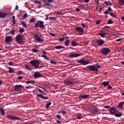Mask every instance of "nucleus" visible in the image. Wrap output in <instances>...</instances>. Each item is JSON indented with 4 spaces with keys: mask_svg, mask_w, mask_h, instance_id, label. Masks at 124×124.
<instances>
[{
    "mask_svg": "<svg viewBox=\"0 0 124 124\" xmlns=\"http://www.w3.org/2000/svg\"><path fill=\"white\" fill-rule=\"evenodd\" d=\"M43 2H45L46 6H50V5H51L50 3L54 2V1L53 0H43Z\"/></svg>",
    "mask_w": 124,
    "mask_h": 124,
    "instance_id": "ddd939ff",
    "label": "nucleus"
},
{
    "mask_svg": "<svg viewBox=\"0 0 124 124\" xmlns=\"http://www.w3.org/2000/svg\"><path fill=\"white\" fill-rule=\"evenodd\" d=\"M15 9H16V10H17V11H18V10H19V7L18 6V5H16Z\"/></svg>",
    "mask_w": 124,
    "mask_h": 124,
    "instance_id": "864d4df0",
    "label": "nucleus"
},
{
    "mask_svg": "<svg viewBox=\"0 0 124 124\" xmlns=\"http://www.w3.org/2000/svg\"><path fill=\"white\" fill-rule=\"evenodd\" d=\"M118 2L120 5H124V0H119Z\"/></svg>",
    "mask_w": 124,
    "mask_h": 124,
    "instance_id": "2f4dec72",
    "label": "nucleus"
},
{
    "mask_svg": "<svg viewBox=\"0 0 124 124\" xmlns=\"http://www.w3.org/2000/svg\"><path fill=\"white\" fill-rule=\"evenodd\" d=\"M32 51L33 53H37V52H38V49L32 48Z\"/></svg>",
    "mask_w": 124,
    "mask_h": 124,
    "instance_id": "79ce46f5",
    "label": "nucleus"
},
{
    "mask_svg": "<svg viewBox=\"0 0 124 124\" xmlns=\"http://www.w3.org/2000/svg\"><path fill=\"white\" fill-rule=\"evenodd\" d=\"M86 67L89 71H97L98 70L97 68H96V66L94 65L87 66Z\"/></svg>",
    "mask_w": 124,
    "mask_h": 124,
    "instance_id": "39448f33",
    "label": "nucleus"
},
{
    "mask_svg": "<svg viewBox=\"0 0 124 124\" xmlns=\"http://www.w3.org/2000/svg\"><path fill=\"white\" fill-rule=\"evenodd\" d=\"M7 15H8V14L7 13H4L2 12H0V18H1L2 19L5 18V17H6V16H7Z\"/></svg>",
    "mask_w": 124,
    "mask_h": 124,
    "instance_id": "f3484780",
    "label": "nucleus"
},
{
    "mask_svg": "<svg viewBox=\"0 0 124 124\" xmlns=\"http://www.w3.org/2000/svg\"><path fill=\"white\" fill-rule=\"evenodd\" d=\"M121 19L122 20V21H124V16L121 17Z\"/></svg>",
    "mask_w": 124,
    "mask_h": 124,
    "instance_id": "774afa93",
    "label": "nucleus"
},
{
    "mask_svg": "<svg viewBox=\"0 0 124 124\" xmlns=\"http://www.w3.org/2000/svg\"><path fill=\"white\" fill-rule=\"evenodd\" d=\"M90 97V95L89 94H84V95H79V97L78 98H83V99H87Z\"/></svg>",
    "mask_w": 124,
    "mask_h": 124,
    "instance_id": "dca6fc26",
    "label": "nucleus"
},
{
    "mask_svg": "<svg viewBox=\"0 0 124 124\" xmlns=\"http://www.w3.org/2000/svg\"><path fill=\"white\" fill-rule=\"evenodd\" d=\"M26 84H35V81L34 80H28L26 82Z\"/></svg>",
    "mask_w": 124,
    "mask_h": 124,
    "instance_id": "bb28decb",
    "label": "nucleus"
},
{
    "mask_svg": "<svg viewBox=\"0 0 124 124\" xmlns=\"http://www.w3.org/2000/svg\"><path fill=\"white\" fill-rule=\"evenodd\" d=\"M16 74L18 75H22L23 74V72L22 71H18L16 72Z\"/></svg>",
    "mask_w": 124,
    "mask_h": 124,
    "instance_id": "ea45409f",
    "label": "nucleus"
},
{
    "mask_svg": "<svg viewBox=\"0 0 124 124\" xmlns=\"http://www.w3.org/2000/svg\"><path fill=\"white\" fill-rule=\"evenodd\" d=\"M13 72H14V70L13 69V68L9 67V73H13Z\"/></svg>",
    "mask_w": 124,
    "mask_h": 124,
    "instance_id": "7c9ffc66",
    "label": "nucleus"
},
{
    "mask_svg": "<svg viewBox=\"0 0 124 124\" xmlns=\"http://www.w3.org/2000/svg\"><path fill=\"white\" fill-rule=\"evenodd\" d=\"M109 113L111 115H114L118 113V110L116 108H111L109 109Z\"/></svg>",
    "mask_w": 124,
    "mask_h": 124,
    "instance_id": "6e6552de",
    "label": "nucleus"
},
{
    "mask_svg": "<svg viewBox=\"0 0 124 124\" xmlns=\"http://www.w3.org/2000/svg\"><path fill=\"white\" fill-rule=\"evenodd\" d=\"M49 19H50V20H56V17H49Z\"/></svg>",
    "mask_w": 124,
    "mask_h": 124,
    "instance_id": "3c124183",
    "label": "nucleus"
},
{
    "mask_svg": "<svg viewBox=\"0 0 124 124\" xmlns=\"http://www.w3.org/2000/svg\"><path fill=\"white\" fill-rule=\"evenodd\" d=\"M96 43L98 44L99 46H101L103 44H104V41L102 39L96 40Z\"/></svg>",
    "mask_w": 124,
    "mask_h": 124,
    "instance_id": "a211bd4d",
    "label": "nucleus"
},
{
    "mask_svg": "<svg viewBox=\"0 0 124 124\" xmlns=\"http://www.w3.org/2000/svg\"><path fill=\"white\" fill-rule=\"evenodd\" d=\"M98 34H99V35H100V36H101V37H103V38H104V37H106V35H107V33H106V32H105V33L99 32Z\"/></svg>",
    "mask_w": 124,
    "mask_h": 124,
    "instance_id": "412c9836",
    "label": "nucleus"
},
{
    "mask_svg": "<svg viewBox=\"0 0 124 124\" xmlns=\"http://www.w3.org/2000/svg\"><path fill=\"white\" fill-rule=\"evenodd\" d=\"M64 84L66 85V86H69V85H73L74 82L73 81H71L70 80L65 79L64 80Z\"/></svg>",
    "mask_w": 124,
    "mask_h": 124,
    "instance_id": "f8f14e48",
    "label": "nucleus"
},
{
    "mask_svg": "<svg viewBox=\"0 0 124 124\" xmlns=\"http://www.w3.org/2000/svg\"><path fill=\"white\" fill-rule=\"evenodd\" d=\"M61 113L63 116H64V115H65V114H66V112H65L64 111H62V110L61 111Z\"/></svg>",
    "mask_w": 124,
    "mask_h": 124,
    "instance_id": "09e8293b",
    "label": "nucleus"
},
{
    "mask_svg": "<svg viewBox=\"0 0 124 124\" xmlns=\"http://www.w3.org/2000/svg\"><path fill=\"white\" fill-rule=\"evenodd\" d=\"M108 89H109L110 90H111V89H112V87H111L110 85L108 84Z\"/></svg>",
    "mask_w": 124,
    "mask_h": 124,
    "instance_id": "13d9d810",
    "label": "nucleus"
},
{
    "mask_svg": "<svg viewBox=\"0 0 124 124\" xmlns=\"http://www.w3.org/2000/svg\"><path fill=\"white\" fill-rule=\"evenodd\" d=\"M100 22H101L100 20H96V24H97V25H98V24H100Z\"/></svg>",
    "mask_w": 124,
    "mask_h": 124,
    "instance_id": "5fc2aeb1",
    "label": "nucleus"
},
{
    "mask_svg": "<svg viewBox=\"0 0 124 124\" xmlns=\"http://www.w3.org/2000/svg\"><path fill=\"white\" fill-rule=\"evenodd\" d=\"M37 90L39 92L42 93H44V91L40 90L39 88H37Z\"/></svg>",
    "mask_w": 124,
    "mask_h": 124,
    "instance_id": "603ef678",
    "label": "nucleus"
},
{
    "mask_svg": "<svg viewBox=\"0 0 124 124\" xmlns=\"http://www.w3.org/2000/svg\"><path fill=\"white\" fill-rule=\"evenodd\" d=\"M33 37L35 40H36V41H37V42H43V40L40 38V37H39L38 34H34Z\"/></svg>",
    "mask_w": 124,
    "mask_h": 124,
    "instance_id": "1a4fd4ad",
    "label": "nucleus"
},
{
    "mask_svg": "<svg viewBox=\"0 0 124 124\" xmlns=\"http://www.w3.org/2000/svg\"><path fill=\"white\" fill-rule=\"evenodd\" d=\"M114 116H115V117L117 118H120V117H122V116H123V114L122 113L120 112L119 113H116Z\"/></svg>",
    "mask_w": 124,
    "mask_h": 124,
    "instance_id": "c85d7f7f",
    "label": "nucleus"
},
{
    "mask_svg": "<svg viewBox=\"0 0 124 124\" xmlns=\"http://www.w3.org/2000/svg\"><path fill=\"white\" fill-rule=\"evenodd\" d=\"M11 33H12V35H14L15 34V30L13 29L11 31Z\"/></svg>",
    "mask_w": 124,
    "mask_h": 124,
    "instance_id": "37998d69",
    "label": "nucleus"
},
{
    "mask_svg": "<svg viewBox=\"0 0 124 124\" xmlns=\"http://www.w3.org/2000/svg\"><path fill=\"white\" fill-rule=\"evenodd\" d=\"M56 117L57 119H59V120H61V115L58 114L56 116Z\"/></svg>",
    "mask_w": 124,
    "mask_h": 124,
    "instance_id": "8fccbe9b",
    "label": "nucleus"
},
{
    "mask_svg": "<svg viewBox=\"0 0 124 124\" xmlns=\"http://www.w3.org/2000/svg\"><path fill=\"white\" fill-rule=\"evenodd\" d=\"M7 118L8 119V120H13V121H19V120H21V118L18 117L14 116L11 115H7Z\"/></svg>",
    "mask_w": 124,
    "mask_h": 124,
    "instance_id": "423d86ee",
    "label": "nucleus"
},
{
    "mask_svg": "<svg viewBox=\"0 0 124 124\" xmlns=\"http://www.w3.org/2000/svg\"><path fill=\"white\" fill-rule=\"evenodd\" d=\"M76 31H78V32H84V30H83V28L80 27H76Z\"/></svg>",
    "mask_w": 124,
    "mask_h": 124,
    "instance_id": "aec40b11",
    "label": "nucleus"
},
{
    "mask_svg": "<svg viewBox=\"0 0 124 124\" xmlns=\"http://www.w3.org/2000/svg\"><path fill=\"white\" fill-rule=\"evenodd\" d=\"M122 38H119L118 39H116V41H117V42H119V41H121V40H122Z\"/></svg>",
    "mask_w": 124,
    "mask_h": 124,
    "instance_id": "0e129e2a",
    "label": "nucleus"
},
{
    "mask_svg": "<svg viewBox=\"0 0 124 124\" xmlns=\"http://www.w3.org/2000/svg\"><path fill=\"white\" fill-rule=\"evenodd\" d=\"M111 50L108 47H103L101 50V54L107 56V55H108V54H109V52Z\"/></svg>",
    "mask_w": 124,
    "mask_h": 124,
    "instance_id": "f03ea898",
    "label": "nucleus"
},
{
    "mask_svg": "<svg viewBox=\"0 0 124 124\" xmlns=\"http://www.w3.org/2000/svg\"><path fill=\"white\" fill-rule=\"evenodd\" d=\"M77 119H78V120H81V119H82V115L81 114H78Z\"/></svg>",
    "mask_w": 124,
    "mask_h": 124,
    "instance_id": "58836bf2",
    "label": "nucleus"
},
{
    "mask_svg": "<svg viewBox=\"0 0 124 124\" xmlns=\"http://www.w3.org/2000/svg\"><path fill=\"white\" fill-rule=\"evenodd\" d=\"M71 45L73 46H78V44H77V43L75 41H73L72 42V44Z\"/></svg>",
    "mask_w": 124,
    "mask_h": 124,
    "instance_id": "cd10ccee",
    "label": "nucleus"
},
{
    "mask_svg": "<svg viewBox=\"0 0 124 124\" xmlns=\"http://www.w3.org/2000/svg\"><path fill=\"white\" fill-rule=\"evenodd\" d=\"M108 12L112 11V9H111V7H108Z\"/></svg>",
    "mask_w": 124,
    "mask_h": 124,
    "instance_id": "680f3d73",
    "label": "nucleus"
},
{
    "mask_svg": "<svg viewBox=\"0 0 124 124\" xmlns=\"http://www.w3.org/2000/svg\"><path fill=\"white\" fill-rule=\"evenodd\" d=\"M105 14H109V11H105Z\"/></svg>",
    "mask_w": 124,
    "mask_h": 124,
    "instance_id": "69168bd1",
    "label": "nucleus"
},
{
    "mask_svg": "<svg viewBox=\"0 0 124 124\" xmlns=\"http://www.w3.org/2000/svg\"><path fill=\"white\" fill-rule=\"evenodd\" d=\"M19 31L20 33H23V32H24V31H25V30H24V28H21V27H19Z\"/></svg>",
    "mask_w": 124,
    "mask_h": 124,
    "instance_id": "72a5a7b5",
    "label": "nucleus"
},
{
    "mask_svg": "<svg viewBox=\"0 0 124 124\" xmlns=\"http://www.w3.org/2000/svg\"><path fill=\"white\" fill-rule=\"evenodd\" d=\"M78 63H81V64H83V65H87V64H89V63H90V62L89 61H86L83 59H80L78 61Z\"/></svg>",
    "mask_w": 124,
    "mask_h": 124,
    "instance_id": "0eeeda50",
    "label": "nucleus"
},
{
    "mask_svg": "<svg viewBox=\"0 0 124 124\" xmlns=\"http://www.w3.org/2000/svg\"><path fill=\"white\" fill-rule=\"evenodd\" d=\"M65 39V38H61L59 39V41H63V40H64Z\"/></svg>",
    "mask_w": 124,
    "mask_h": 124,
    "instance_id": "6e6d98bb",
    "label": "nucleus"
},
{
    "mask_svg": "<svg viewBox=\"0 0 124 124\" xmlns=\"http://www.w3.org/2000/svg\"><path fill=\"white\" fill-rule=\"evenodd\" d=\"M43 55L41 56L42 58H44V59H45L46 60H47V61H49V60H50V59H48L47 57V56H46L47 52L45 51H44L43 52Z\"/></svg>",
    "mask_w": 124,
    "mask_h": 124,
    "instance_id": "6ab92c4d",
    "label": "nucleus"
},
{
    "mask_svg": "<svg viewBox=\"0 0 124 124\" xmlns=\"http://www.w3.org/2000/svg\"><path fill=\"white\" fill-rule=\"evenodd\" d=\"M8 64L9 65H13V62H9Z\"/></svg>",
    "mask_w": 124,
    "mask_h": 124,
    "instance_id": "4d7b16f0",
    "label": "nucleus"
},
{
    "mask_svg": "<svg viewBox=\"0 0 124 124\" xmlns=\"http://www.w3.org/2000/svg\"><path fill=\"white\" fill-rule=\"evenodd\" d=\"M81 8L82 9L85 8V7H84V5H81V6H78V8Z\"/></svg>",
    "mask_w": 124,
    "mask_h": 124,
    "instance_id": "bf43d9fd",
    "label": "nucleus"
},
{
    "mask_svg": "<svg viewBox=\"0 0 124 124\" xmlns=\"http://www.w3.org/2000/svg\"><path fill=\"white\" fill-rule=\"evenodd\" d=\"M50 63H52V64H57V62L54 61H51Z\"/></svg>",
    "mask_w": 124,
    "mask_h": 124,
    "instance_id": "49530a36",
    "label": "nucleus"
},
{
    "mask_svg": "<svg viewBox=\"0 0 124 124\" xmlns=\"http://www.w3.org/2000/svg\"><path fill=\"white\" fill-rule=\"evenodd\" d=\"M12 41V36H7L5 38V42L6 43H8V42H10Z\"/></svg>",
    "mask_w": 124,
    "mask_h": 124,
    "instance_id": "2eb2a0df",
    "label": "nucleus"
},
{
    "mask_svg": "<svg viewBox=\"0 0 124 124\" xmlns=\"http://www.w3.org/2000/svg\"><path fill=\"white\" fill-rule=\"evenodd\" d=\"M82 56V54H78V53H70L69 55V57L70 58H78V57H80Z\"/></svg>",
    "mask_w": 124,
    "mask_h": 124,
    "instance_id": "9b49d317",
    "label": "nucleus"
},
{
    "mask_svg": "<svg viewBox=\"0 0 124 124\" xmlns=\"http://www.w3.org/2000/svg\"><path fill=\"white\" fill-rule=\"evenodd\" d=\"M64 45H65V46H68V45H69V40H67L65 41Z\"/></svg>",
    "mask_w": 124,
    "mask_h": 124,
    "instance_id": "f704fd0d",
    "label": "nucleus"
},
{
    "mask_svg": "<svg viewBox=\"0 0 124 124\" xmlns=\"http://www.w3.org/2000/svg\"><path fill=\"white\" fill-rule=\"evenodd\" d=\"M34 28L35 29H37V28H40L41 29H45V25H44V22L41 20L37 21V23L35 24Z\"/></svg>",
    "mask_w": 124,
    "mask_h": 124,
    "instance_id": "f257e3e1",
    "label": "nucleus"
},
{
    "mask_svg": "<svg viewBox=\"0 0 124 124\" xmlns=\"http://www.w3.org/2000/svg\"><path fill=\"white\" fill-rule=\"evenodd\" d=\"M104 3L105 4H106L107 6H111L112 5V3H111L110 1H105L104 2Z\"/></svg>",
    "mask_w": 124,
    "mask_h": 124,
    "instance_id": "b1692460",
    "label": "nucleus"
},
{
    "mask_svg": "<svg viewBox=\"0 0 124 124\" xmlns=\"http://www.w3.org/2000/svg\"><path fill=\"white\" fill-rule=\"evenodd\" d=\"M102 85H103V86L104 87H107V86L109 85V81H104L102 83Z\"/></svg>",
    "mask_w": 124,
    "mask_h": 124,
    "instance_id": "393cba45",
    "label": "nucleus"
},
{
    "mask_svg": "<svg viewBox=\"0 0 124 124\" xmlns=\"http://www.w3.org/2000/svg\"><path fill=\"white\" fill-rule=\"evenodd\" d=\"M22 37H23V35L21 34H19L16 36V40L17 43L18 44L23 43V38H22Z\"/></svg>",
    "mask_w": 124,
    "mask_h": 124,
    "instance_id": "7ed1b4c3",
    "label": "nucleus"
},
{
    "mask_svg": "<svg viewBox=\"0 0 124 124\" xmlns=\"http://www.w3.org/2000/svg\"><path fill=\"white\" fill-rule=\"evenodd\" d=\"M113 21H112L111 19H109V20H108L107 24H108V25H111V24H113Z\"/></svg>",
    "mask_w": 124,
    "mask_h": 124,
    "instance_id": "4c0bfd02",
    "label": "nucleus"
},
{
    "mask_svg": "<svg viewBox=\"0 0 124 124\" xmlns=\"http://www.w3.org/2000/svg\"><path fill=\"white\" fill-rule=\"evenodd\" d=\"M33 76L34 78H41L42 77V75L38 72H36L34 73Z\"/></svg>",
    "mask_w": 124,
    "mask_h": 124,
    "instance_id": "4468645a",
    "label": "nucleus"
},
{
    "mask_svg": "<svg viewBox=\"0 0 124 124\" xmlns=\"http://www.w3.org/2000/svg\"><path fill=\"white\" fill-rule=\"evenodd\" d=\"M27 70H29V71H31V68L29 67V66L28 65H25Z\"/></svg>",
    "mask_w": 124,
    "mask_h": 124,
    "instance_id": "a19ab883",
    "label": "nucleus"
},
{
    "mask_svg": "<svg viewBox=\"0 0 124 124\" xmlns=\"http://www.w3.org/2000/svg\"><path fill=\"white\" fill-rule=\"evenodd\" d=\"M0 111L2 115H4L5 113L4 112V109L2 108H0Z\"/></svg>",
    "mask_w": 124,
    "mask_h": 124,
    "instance_id": "c756f323",
    "label": "nucleus"
},
{
    "mask_svg": "<svg viewBox=\"0 0 124 124\" xmlns=\"http://www.w3.org/2000/svg\"><path fill=\"white\" fill-rule=\"evenodd\" d=\"M109 15L111 16V17H113V18H116V15H114L113 13H110Z\"/></svg>",
    "mask_w": 124,
    "mask_h": 124,
    "instance_id": "c03bdc74",
    "label": "nucleus"
},
{
    "mask_svg": "<svg viewBox=\"0 0 124 124\" xmlns=\"http://www.w3.org/2000/svg\"><path fill=\"white\" fill-rule=\"evenodd\" d=\"M21 23L23 27H24V28H27V25L25 23L24 21H21Z\"/></svg>",
    "mask_w": 124,
    "mask_h": 124,
    "instance_id": "e433bc0d",
    "label": "nucleus"
},
{
    "mask_svg": "<svg viewBox=\"0 0 124 124\" xmlns=\"http://www.w3.org/2000/svg\"><path fill=\"white\" fill-rule=\"evenodd\" d=\"M109 26H106L103 28V30H104L105 31H109V30H106V29H109Z\"/></svg>",
    "mask_w": 124,
    "mask_h": 124,
    "instance_id": "a18cd8bd",
    "label": "nucleus"
},
{
    "mask_svg": "<svg viewBox=\"0 0 124 124\" xmlns=\"http://www.w3.org/2000/svg\"><path fill=\"white\" fill-rule=\"evenodd\" d=\"M30 64L34 66L35 68H37L38 65H39V62L37 60H34L30 62Z\"/></svg>",
    "mask_w": 124,
    "mask_h": 124,
    "instance_id": "20e7f679",
    "label": "nucleus"
},
{
    "mask_svg": "<svg viewBox=\"0 0 124 124\" xmlns=\"http://www.w3.org/2000/svg\"><path fill=\"white\" fill-rule=\"evenodd\" d=\"M97 112H98V109L97 108H93L92 110L91 113L92 114H96V113H97Z\"/></svg>",
    "mask_w": 124,
    "mask_h": 124,
    "instance_id": "a878e982",
    "label": "nucleus"
},
{
    "mask_svg": "<svg viewBox=\"0 0 124 124\" xmlns=\"http://www.w3.org/2000/svg\"><path fill=\"white\" fill-rule=\"evenodd\" d=\"M38 97H41V98H42V99H48L49 97L44 96L43 95L38 94L37 95Z\"/></svg>",
    "mask_w": 124,
    "mask_h": 124,
    "instance_id": "4be33fe9",
    "label": "nucleus"
},
{
    "mask_svg": "<svg viewBox=\"0 0 124 124\" xmlns=\"http://www.w3.org/2000/svg\"><path fill=\"white\" fill-rule=\"evenodd\" d=\"M35 3H40V1H37V0H35Z\"/></svg>",
    "mask_w": 124,
    "mask_h": 124,
    "instance_id": "338daca9",
    "label": "nucleus"
},
{
    "mask_svg": "<svg viewBox=\"0 0 124 124\" xmlns=\"http://www.w3.org/2000/svg\"><path fill=\"white\" fill-rule=\"evenodd\" d=\"M26 89H32V87H31L30 86H26Z\"/></svg>",
    "mask_w": 124,
    "mask_h": 124,
    "instance_id": "052dcab7",
    "label": "nucleus"
},
{
    "mask_svg": "<svg viewBox=\"0 0 124 124\" xmlns=\"http://www.w3.org/2000/svg\"><path fill=\"white\" fill-rule=\"evenodd\" d=\"M33 22H35V18H32L30 20V23H33Z\"/></svg>",
    "mask_w": 124,
    "mask_h": 124,
    "instance_id": "c9c22d12",
    "label": "nucleus"
},
{
    "mask_svg": "<svg viewBox=\"0 0 124 124\" xmlns=\"http://www.w3.org/2000/svg\"><path fill=\"white\" fill-rule=\"evenodd\" d=\"M18 79H19V80H22V79H23V77L19 76L18 77Z\"/></svg>",
    "mask_w": 124,
    "mask_h": 124,
    "instance_id": "e2e57ef3",
    "label": "nucleus"
},
{
    "mask_svg": "<svg viewBox=\"0 0 124 124\" xmlns=\"http://www.w3.org/2000/svg\"><path fill=\"white\" fill-rule=\"evenodd\" d=\"M64 46H62L61 45H59L55 47V49H56L57 50H59L60 49H64Z\"/></svg>",
    "mask_w": 124,
    "mask_h": 124,
    "instance_id": "5701e85b",
    "label": "nucleus"
},
{
    "mask_svg": "<svg viewBox=\"0 0 124 124\" xmlns=\"http://www.w3.org/2000/svg\"><path fill=\"white\" fill-rule=\"evenodd\" d=\"M28 17V14L27 13H25L23 16V19H25V18H27Z\"/></svg>",
    "mask_w": 124,
    "mask_h": 124,
    "instance_id": "de8ad7c7",
    "label": "nucleus"
},
{
    "mask_svg": "<svg viewBox=\"0 0 124 124\" xmlns=\"http://www.w3.org/2000/svg\"><path fill=\"white\" fill-rule=\"evenodd\" d=\"M52 104V102H49L48 103L46 104V109H48L49 108V106H50V105H51Z\"/></svg>",
    "mask_w": 124,
    "mask_h": 124,
    "instance_id": "473e14b6",
    "label": "nucleus"
},
{
    "mask_svg": "<svg viewBox=\"0 0 124 124\" xmlns=\"http://www.w3.org/2000/svg\"><path fill=\"white\" fill-rule=\"evenodd\" d=\"M22 89H23V85H15L14 90L15 91H16L17 92H21V91H22Z\"/></svg>",
    "mask_w": 124,
    "mask_h": 124,
    "instance_id": "9d476101",
    "label": "nucleus"
}]
</instances>
